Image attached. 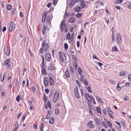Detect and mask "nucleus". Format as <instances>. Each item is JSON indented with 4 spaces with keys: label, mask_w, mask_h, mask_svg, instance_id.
I'll return each instance as SVG.
<instances>
[{
    "label": "nucleus",
    "mask_w": 131,
    "mask_h": 131,
    "mask_svg": "<svg viewBox=\"0 0 131 131\" xmlns=\"http://www.w3.org/2000/svg\"><path fill=\"white\" fill-rule=\"evenodd\" d=\"M66 21V20L63 19L60 24V30L61 32H63L65 28L68 27L66 26V24L65 23Z\"/></svg>",
    "instance_id": "1"
},
{
    "label": "nucleus",
    "mask_w": 131,
    "mask_h": 131,
    "mask_svg": "<svg viewBox=\"0 0 131 131\" xmlns=\"http://www.w3.org/2000/svg\"><path fill=\"white\" fill-rule=\"evenodd\" d=\"M49 48V45L48 44L46 43L45 45L42 44L41 47L40 48L39 52L41 53H42L43 52V49L44 51L45 52H46L48 50Z\"/></svg>",
    "instance_id": "2"
},
{
    "label": "nucleus",
    "mask_w": 131,
    "mask_h": 131,
    "mask_svg": "<svg viewBox=\"0 0 131 131\" xmlns=\"http://www.w3.org/2000/svg\"><path fill=\"white\" fill-rule=\"evenodd\" d=\"M116 39L117 43L118 45L121 44L122 42V37L121 34L120 33H118L116 34Z\"/></svg>",
    "instance_id": "3"
},
{
    "label": "nucleus",
    "mask_w": 131,
    "mask_h": 131,
    "mask_svg": "<svg viewBox=\"0 0 131 131\" xmlns=\"http://www.w3.org/2000/svg\"><path fill=\"white\" fill-rule=\"evenodd\" d=\"M48 69L51 72L53 73L55 72L54 67L53 64L52 63H50L49 65L48 66Z\"/></svg>",
    "instance_id": "4"
},
{
    "label": "nucleus",
    "mask_w": 131,
    "mask_h": 131,
    "mask_svg": "<svg viewBox=\"0 0 131 131\" xmlns=\"http://www.w3.org/2000/svg\"><path fill=\"white\" fill-rule=\"evenodd\" d=\"M59 97V94L57 91L55 92L53 99V102L54 103L56 102L58 100Z\"/></svg>",
    "instance_id": "5"
},
{
    "label": "nucleus",
    "mask_w": 131,
    "mask_h": 131,
    "mask_svg": "<svg viewBox=\"0 0 131 131\" xmlns=\"http://www.w3.org/2000/svg\"><path fill=\"white\" fill-rule=\"evenodd\" d=\"M15 25L13 22H11L9 25V31L10 32H12L14 29Z\"/></svg>",
    "instance_id": "6"
},
{
    "label": "nucleus",
    "mask_w": 131,
    "mask_h": 131,
    "mask_svg": "<svg viewBox=\"0 0 131 131\" xmlns=\"http://www.w3.org/2000/svg\"><path fill=\"white\" fill-rule=\"evenodd\" d=\"M63 77L65 79L70 77V74L68 69L65 71Z\"/></svg>",
    "instance_id": "7"
},
{
    "label": "nucleus",
    "mask_w": 131,
    "mask_h": 131,
    "mask_svg": "<svg viewBox=\"0 0 131 131\" xmlns=\"http://www.w3.org/2000/svg\"><path fill=\"white\" fill-rule=\"evenodd\" d=\"M49 81L48 78H45L43 80V83L44 86L46 87H47L49 85Z\"/></svg>",
    "instance_id": "8"
},
{
    "label": "nucleus",
    "mask_w": 131,
    "mask_h": 131,
    "mask_svg": "<svg viewBox=\"0 0 131 131\" xmlns=\"http://www.w3.org/2000/svg\"><path fill=\"white\" fill-rule=\"evenodd\" d=\"M45 57L46 60L48 61H50L51 58V54L49 53H46L45 56Z\"/></svg>",
    "instance_id": "9"
},
{
    "label": "nucleus",
    "mask_w": 131,
    "mask_h": 131,
    "mask_svg": "<svg viewBox=\"0 0 131 131\" xmlns=\"http://www.w3.org/2000/svg\"><path fill=\"white\" fill-rule=\"evenodd\" d=\"M74 93L76 97L77 98H79L80 96L78 92V89L77 87L75 89Z\"/></svg>",
    "instance_id": "10"
},
{
    "label": "nucleus",
    "mask_w": 131,
    "mask_h": 131,
    "mask_svg": "<svg viewBox=\"0 0 131 131\" xmlns=\"http://www.w3.org/2000/svg\"><path fill=\"white\" fill-rule=\"evenodd\" d=\"M87 125L89 128L91 129L95 127L92 121L89 122L88 123Z\"/></svg>",
    "instance_id": "11"
},
{
    "label": "nucleus",
    "mask_w": 131,
    "mask_h": 131,
    "mask_svg": "<svg viewBox=\"0 0 131 131\" xmlns=\"http://www.w3.org/2000/svg\"><path fill=\"white\" fill-rule=\"evenodd\" d=\"M4 51L7 56H9L10 53V51L7 48V47H5L4 49Z\"/></svg>",
    "instance_id": "12"
},
{
    "label": "nucleus",
    "mask_w": 131,
    "mask_h": 131,
    "mask_svg": "<svg viewBox=\"0 0 131 131\" xmlns=\"http://www.w3.org/2000/svg\"><path fill=\"white\" fill-rule=\"evenodd\" d=\"M47 13L46 12L44 13L42 16V20L43 23H44L45 20Z\"/></svg>",
    "instance_id": "13"
},
{
    "label": "nucleus",
    "mask_w": 131,
    "mask_h": 131,
    "mask_svg": "<svg viewBox=\"0 0 131 131\" xmlns=\"http://www.w3.org/2000/svg\"><path fill=\"white\" fill-rule=\"evenodd\" d=\"M60 59L62 62H64V59L63 58L62 53L61 52H60L59 53Z\"/></svg>",
    "instance_id": "14"
},
{
    "label": "nucleus",
    "mask_w": 131,
    "mask_h": 131,
    "mask_svg": "<svg viewBox=\"0 0 131 131\" xmlns=\"http://www.w3.org/2000/svg\"><path fill=\"white\" fill-rule=\"evenodd\" d=\"M50 83L51 85H53L54 83V80L52 77H49Z\"/></svg>",
    "instance_id": "15"
},
{
    "label": "nucleus",
    "mask_w": 131,
    "mask_h": 131,
    "mask_svg": "<svg viewBox=\"0 0 131 131\" xmlns=\"http://www.w3.org/2000/svg\"><path fill=\"white\" fill-rule=\"evenodd\" d=\"M10 59H8L6 60L4 62L3 65L4 66H6L10 62Z\"/></svg>",
    "instance_id": "16"
},
{
    "label": "nucleus",
    "mask_w": 131,
    "mask_h": 131,
    "mask_svg": "<svg viewBox=\"0 0 131 131\" xmlns=\"http://www.w3.org/2000/svg\"><path fill=\"white\" fill-rule=\"evenodd\" d=\"M42 61L41 65V68H44V57L43 56H42Z\"/></svg>",
    "instance_id": "17"
},
{
    "label": "nucleus",
    "mask_w": 131,
    "mask_h": 131,
    "mask_svg": "<svg viewBox=\"0 0 131 131\" xmlns=\"http://www.w3.org/2000/svg\"><path fill=\"white\" fill-rule=\"evenodd\" d=\"M95 122L97 125H99L101 123L100 119L98 118H96L95 119Z\"/></svg>",
    "instance_id": "18"
},
{
    "label": "nucleus",
    "mask_w": 131,
    "mask_h": 131,
    "mask_svg": "<svg viewBox=\"0 0 131 131\" xmlns=\"http://www.w3.org/2000/svg\"><path fill=\"white\" fill-rule=\"evenodd\" d=\"M75 20V18L73 17H72L70 18L69 19V22L71 23H73Z\"/></svg>",
    "instance_id": "19"
},
{
    "label": "nucleus",
    "mask_w": 131,
    "mask_h": 131,
    "mask_svg": "<svg viewBox=\"0 0 131 131\" xmlns=\"http://www.w3.org/2000/svg\"><path fill=\"white\" fill-rule=\"evenodd\" d=\"M49 123L51 124H53L54 122V118L53 117H51L49 119Z\"/></svg>",
    "instance_id": "20"
},
{
    "label": "nucleus",
    "mask_w": 131,
    "mask_h": 131,
    "mask_svg": "<svg viewBox=\"0 0 131 131\" xmlns=\"http://www.w3.org/2000/svg\"><path fill=\"white\" fill-rule=\"evenodd\" d=\"M127 73V72L126 71H121L120 72V73L119 74L120 76H123L126 74Z\"/></svg>",
    "instance_id": "21"
},
{
    "label": "nucleus",
    "mask_w": 131,
    "mask_h": 131,
    "mask_svg": "<svg viewBox=\"0 0 131 131\" xmlns=\"http://www.w3.org/2000/svg\"><path fill=\"white\" fill-rule=\"evenodd\" d=\"M75 2V0H72L70 3V6L71 7H72L74 5V3Z\"/></svg>",
    "instance_id": "22"
},
{
    "label": "nucleus",
    "mask_w": 131,
    "mask_h": 131,
    "mask_svg": "<svg viewBox=\"0 0 131 131\" xmlns=\"http://www.w3.org/2000/svg\"><path fill=\"white\" fill-rule=\"evenodd\" d=\"M81 9V7L79 6H78L77 7L75 8L74 9V10L77 12H79L80 11Z\"/></svg>",
    "instance_id": "23"
},
{
    "label": "nucleus",
    "mask_w": 131,
    "mask_h": 131,
    "mask_svg": "<svg viewBox=\"0 0 131 131\" xmlns=\"http://www.w3.org/2000/svg\"><path fill=\"white\" fill-rule=\"evenodd\" d=\"M46 27L45 25H44L43 26V27L42 29V34L43 35H44L45 33V30Z\"/></svg>",
    "instance_id": "24"
},
{
    "label": "nucleus",
    "mask_w": 131,
    "mask_h": 131,
    "mask_svg": "<svg viewBox=\"0 0 131 131\" xmlns=\"http://www.w3.org/2000/svg\"><path fill=\"white\" fill-rule=\"evenodd\" d=\"M74 35V33H72L71 34V37L70 38V40H69V41H70V42H72L73 40V36Z\"/></svg>",
    "instance_id": "25"
},
{
    "label": "nucleus",
    "mask_w": 131,
    "mask_h": 131,
    "mask_svg": "<svg viewBox=\"0 0 131 131\" xmlns=\"http://www.w3.org/2000/svg\"><path fill=\"white\" fill-rule=\"evenodd\" d=\"M42 74L45 75L46 74V69L45 68H42Z\"/></svg>",
    "instance_id": "26"
},
{
    "label": "nucleus",
    "mask_w": 131,
    "mask_h": 131,
    "mask_svg": "<svg viewBox=\"0 0 131 131\" xmlns=\"http://www.w3.org/2000/svg\"><path fill=\"white\" fill-rule=\"evenodd\" d=\"M82 16V14L80 13H77L76 15L77 17L78 18H80V17H81Z\"/></svg>",
    "instance_id": "27"
},
{
    "label": "nucleus",
    "mask_w": 131,
    "mask_h": 131,
    "mask_svg": "<svg viewBox=\"0 0 131 131\" xmlns=\"http://www.w3.org/2000/svg\"><path fill=\"white\" fill-rule=\"evenodd\" d=\"M78 71L79 74L80 75H81L82 71L80 67H79V68L78 69Z\"/></svg>",
    "instance_id": "28"
},
{
    "label": "nucleus",
    "mask_w": 131,
    "mask_h": 131,
    "mask_svg": "<svg viewBox=\"0 0 131 131\" xmlns=\"http://www.w3.org/2000/svg\"><path fill=\"white\" fill-rule=\"evenodd\" d=\"M112 50L114 51H117L118 50L116 46H114L112 47Z\"/></svg>",
    "instance_id": "29"
},
{
    "label": "nucleus",
    "mask_w": 131,
    "mask_h": 131,
    "mask_svg": "<svg viewBox=\"0 0 131 131\" xmlns=\"http://www.w3.org/2000/svg\"><path fill=\"white\" fill-rule=\"evenodd\" d=\"M107 123L109 127L111 128L112 127V125L111 122L110 121H108L107 122Z\"/></svg>",
    "instance_id": "30"
},
{
    "label": "nucleus",
    "mask_w": 131,
    "mask_h": 131,
    "mask_svg": "<svg viewBox=\"0 0 131 131\" xmlns=\"http://www.w3.org/2000/svg\"><path fill=\"white\" fill-rule=\"evenodd\" d=\"M102 123L103 126L105 128H108V127L107 125L106 124V123L104 121L102 122Z\"/></svg>",
    "instance_id": "31"
},
{
    "label": "nucleus",
    "mask_w": 131,
    "mask_h": 131,
    "mask_svg": "<svg viewBox=\"0 0 131 131\" xmlns=\"http://www.w3.org/2000/svg\"><path fill=\"white\" fill-rule=\"evenodd\" d=\"M47 107H49L50 109H51V106L50 104V102L48 101L47 104Z\"/></svg>",
    "instance_id": "32"
},
{
    "label": "nucleus",
    "mask_w": 131,
    "mask_h": 131,
    "mask_svg": "<svg viewBox=\"0 0 131 131\" xmlns=\"http://www.w3.org/2000/svg\"><path fill=\"white\" fill-rule=\"evenodd\" d=\"M85 96L86 99H88V98H90V96L88 93H85Z\"/></svg>",
    "instance_id": "33"
},
{
    "label": "nucleus",
    "mask_w": 131,
    "mask_h": 131,
    "mask_svg": "<svg viewBox=\"0 0 131 131\" xmlns=\"http://www.w3.org/2000/svg\"><path fill=\"white\" fill-rule=\"evenodd\" d=\"M81 5L82 8H84L85 6V4L84 2H81Z\"/></svg>",
    "instance_id": "34"
},
{
    "label": "nucleus",
    "mask_w": 131,
    "mask_h": 131,
    "mask_svg": "<svg viewBox=\"0 0 131 131\" xmlns=\"http://www.w3.org/2000/svg\"><path fill=\"white\" fill-rule=\"evenodd\" d=\"M70 71L72 73L74 72V70L73 67L72 66H70Z\"/></svg>",
    "instance_id": "35"
},
{
    "label": "nucleus",
    "mask_w": 131,
    "mask_h": 131,
    "mask_svg": "<svg viewBox=\"0 0 131 131\" xmlns=\"http://www.w3.org/2000/svg\"><path fill=\"white\" fill-rule=\"evenodd\" d=\"M12 8V6L8 4L7 5V9L8 10H10Z\"/></svg>",
    "instance_id": "36"
},
{
    "label": "nucleus",
    "mask_w": 131,
    "mask_h": 131,
    "mask_svg": "<svg viewBox=\"0 0 131 131\" xmlns=\"http://www.w3.org/2000/svg\"><path fill=\"white\" fill-rule=\"evenodd\" d=\"M105 109L106 110H107V112L108 113H109L110 112H111L112 113H113L111 111V109H110L109 107H107Z\"/></svg>",
    "instance_id": "37"
},
{
    "label": "nucleus",
    "mask_w": 131,
    "mask_h": 131,
    "mask_svg": "<svg viewBox=\"0 0 131 131\" xmlns=\"http://www.w3.org/2000/svg\"><path fill=\"white\" fill-rule=\"evenodd\" d=\"M46 24L47 25H49L50 23V19H49L48 18H47L46 19Z\"/></svg>",
    "instance_id": "38"
},
{
    "label": "nucleus",
    "mask_w": 131,
    "mask_h": 131,
    "mask_svg": "<svg viewBox=\"0 0 131 131\" xmlns=\"http://www.w3.org/2000/svg\"><path fill=\"white\" fill-rule=\"evenodd\" d=\"M83 81L86 85H88V83L86 80L85 79H83Z\"/></svg>",
    "instance_id": "39"
},
{
    "label": "nucleus",
    "mask_w": 131,
    "mask_h": 131,
    "mask_svg": "<svg viewBox=\"0 0 131 131\" xmlns=\"http://www.w3.org/2000/svg\"><path fill=\"white\" fill-rule=\"evenodd\" d=\"M96 110L97 111V112L98 113H101V110L100 107H97L96 108Z\"/></svg>",
    "instance_id": "40"
},
{
    "label": "nucleus",
    "mask_w": 131,
    "mask_h": 131,
    "mask_svg": "<svg viewBox=\"0 0 131 131\" xmlns=\"http://www.w3.org/2000/svg\"><path fill=\"white\" fill-rule=\"evenodd\" d=\"M55 113L56 115H58L59 113V110L58 108H57L55 109Z\"/></svg>",
    "instance_id": "41"
},
{
    "label": "nucleus",
    "mask_w": 131,
    "mask_h": 131,
    "mask_svg": "<svg viewBox=\"0 0 131 131\" xmlns=\"http://www.w3.org/2000/svg\"><path fill=\"white\" fill-rule=\"evenodd\" d=\"M74 67L75 70H77L78 68V66L76 63H74Z\"/></svg>",
    "instance_id": "42"
},
{
    "label": "nucleus",
    "mask_w": 131,
    "mask_h": 131,
    "mask_svg": "<svg viewBox=\"0 0 131 131\" xmlns=\"http://www.w3.org/2000/svg\"><path fill=\"white\" fill-rule=\"evenodd\" d=\"M44 101L45 102H46L47 101V97L45 95V94L44 95V97H43Z\"/></svg>",
    "instance_id": "43"
},
{
    "label": "nucleus",
    "mask_w": 131,
    "mask_h": 131,
    "mask_svg": "<svg viewBox=\"0 0 131 131\" xmlns=\"http://www.w3.org/2000/svg\"><path fill=\"white\" fill-rule=\"evenodd\" d=\"M16 99L17 102H19L20 100V96L19 95H18L16 97Z\"/></svg>",
    "instance_id": "44"
},
{
    "label": "nucleus",
    "mask_w": 131,
    "mask_h": 131,
    "mask_svg": "<svg viewBox=\"0 0 131 131\" xmlns=\"http://www.w3.org/2000/svg\"><path fill=\"white\" fill-rule=\"evenodd\" d=\"M89 111L90 114L92 116H93V113L92 111V110L91 108H90L89 109Z\"/></svg>",
    "instance_id": "45"
},
{
    "label": "nucleus",
    "mask_w": 131,
    "mask_h": 131,
    "mask_svg": "<svg viewBox=\"0 0 131 131\" xmlns=\"http://www.w3.org/2000/svg\"><path fill=\"white\" fill-rule=\"evenodd\" d=\"M58 1V0H53V4L54 5H56Z\"/></svg>",
    "instance_id": "46"
},
{
    "label": "nucleus",
    "mask_w": 131,
    "mask_h": 131,
    "mask_svg": "<svg viewBox=\"0 0 131 131\" xmlns=\"http://www.w3.org/2000/svg\"><path fill=\"white\" fill-rule=\"evenodd\" d=\"M64 46L65 49H68V45L67 43H64Z\"/></svg>",
    "instance_id": "47"
},
{
    "label": "nucleus",
    "mask_w": 131,
    "mask_h": 131,
    "mask_svg": "<svg viewBox=\"0 0 131 131\" xmlns=\"http://www.w3.org/2000/svg\"><path fill=\"white\" fill-rule=\"evenodd\" d=\"M109 81L110 83L113 84H114L115 83V81L113 80L110 79L109 80Z\"/></svg>",
    "instance_id": "48"
},
{
    "label": "nucleus",
    "mask_w": 131,
    "mask_h": 131,
    "mask_svg": "<svg viewBox=\"0 0 131 131\" xmlns=\"http://www.w3.org/2000/svg\"><path fill=\"white\" fill-rule=\"evenodd\" d=\"M115 122L118 125H119V127L120 128H121V126L120 124V123L117 121H115Z\"/></svg>",
    "instance_id": "49"
},
{
    "label": "nucleus",
    "mask_w": 131,
    "mask_h": 131,
    "mask_svg": "<svg viewBox=\"0 0 131 131\" xmlns=\"http://www.w3.org/2000/svg\"><path fill=\"white\" fill-rule=\"evenodd\" d=\"M128 79L129 81H131V74L128 75Z\"/></svg>",
    "instance_id": "50"
},
{
    "label": "nucleus",
    "mask_w": 131,
    "mask_h": 131,
    "mask_svg": "<svg viewBox=\"0 0 131 131\" xmlns=\"http://www.w3.org/2000/svg\"><path fill=\"white\" fill-rule=\"evenodd\" d=\"M88 90L89 92L91 93L92 91L91 89V87L90 86H88Z\"/></svg>",
    "instance_id": "51"
},
{
    "label": "nucleus",
    "mask_w": 131,
    "mask_h": 131,
    "mask_svg": "<svg viewBox=\"0 0 131 131\" xmlns=\"http://www.w3.org/2000/svg\"><path fill=\"white\" fill-rule=\"evenodd\" d=\"M70 34L69 33H68L67 36V39H69L70 38Z\"/></svg>",
    "instance_id": "52"
},
{
    "label": "nucleus",
    "mask_w": 131,
    "mask_h": 131,
    "mask_svg": "<svg viewBox=\"0 0 131 131\" xmlns=\"http://www.w3.org/2000/svg\"><path fill=\"white\" fill-rule=\"evenodd\" d=\"M18 127V125L17 123H15V128H14L15 129H16Z\"/></svg>",
    "instance_id": "53"
},
{
    "label": "nucleus",
    "mask_w": 131,
    "mask_h": 131,
    "mask_svg": "<svg viewBox=\"0 0 131 131\" xmlns=\"http://www.w3.org/2000/svg\"><path fill=\"white\" fill-rule=\"evenodd\" d=\"M72 58L73 60H77V57L74 55H72Z\"/></svg>",
    "instance_id": "54"
},
{
    "label": "nucleus",
    "mask_w": 131,
    "mask_h": 131,
    "mask_svg": "<svg viewBox=\"0 0 131 131\" xmlns=\"http://www.w3.org/2000/svg\"><path fill=\"white\" fill-rule=\"evenodd\" d=\"M123 1L122 0H117L116 1V3H120L122 2Z\"/></svg>",
    "instance_id": "55"
},
{
    "label": "nucleus",
    "mask_w": 131,
    "mask_h": 131,
    "mask_svg": "<svg viewBox=\"0 0 131 131\" xmlns=\"http://www.w3.org/2000/svg\"><path fill=\"white\" fill-rule=\"evenodd\" d=\"M26 82V81L25 80H24L22 83V85L23 87H24V85L25 84Z\"/></svg>",
    "instance_id": "56"
},
{
    "label": "nucleus",
    "mask_w": 131,
    "mask_h": 131,
    "mask_svg": "<svg viewBox=\"0 0 131 131\" xmlns=\"http://www.w3.org/2000/svg\"><path fill=\"white\" fill-rule=\"evenodd\" d=\"M5 77V74H3V75L2 77H3V79H1V81L2 82H3L4 79Z\"/></svg>",
    "instance_id": "57"
},
{
    "label": "nucleus",
    "mask_w": 131,
    "mask_h": 131,
    "mask_svg": "<svg viewBox=\"0 0 131 131\" xmlns=\"http://www.w3.org/2000/svg\"><path fill=\"white\" fill-rule=\"evenodd\" d=\"M32 91L33 92H35L36 90V88L35 87H33L32 88Z\"/></svg>",
    "instance_id": "58"
},
{
    "label": "nucleus",
    "mask_w": 131,
    "mask_h": 131,
    "mask_svg": "<svg viewBox=\"0 0 131 131\" xmlns=\"http://www.w3.org/2000/svg\"><path fill=\"white\" fill-rule=\"evenodd\" d=\"M45 91L46 93V94H48L49 93V91L48 89H45Z\"/></svg>",
    "instance_id": "59"
},
{
    "label": "nucleus",
    "mask_w": 131,
    "mask_h": 131,
    "mask_svg": "<svg viewBox=\"0 0 131 131\" xmlns=\"http://www.w3.org/2000/svg\"><path fill=\"white\" fill-rule=\"evenodd\" d=\"M27 71V69L25 67H24L23 68V71L24 72Z\"/></svg>",
    "instance_id": "60"
},
{
    "label": "nucleus",
    "mask_w": 131,
    "mask_h": 131,
    "mask_svg": "<svg viewBox=\"0 0 131 131\" xmlns=\"http://www.w3.org/2000/svg\"><path fill=\"white\" fill-rule=\"evenodd\" d=\"M51 5V3H49L47 4V6L48 8H49L50 7Z\"/></svg>",
    "instance_id": "61"
},
{
    "label": "nucleus",
    "mask_w": 131,
    "mask_h": 131,
    "mask_svg": "<svg viewBox=\"0 0 131 131\" xmlns=\"http://www.w3.org/2000/svg\"><path fill=\"white\" fill-rule=\"evenodd\" d=\"M34 127V128L35 129H36L37 128V126H36V124H34L33 125Z\"/></svg>",
    "instance_id": "62"
},
{
    "label": "nucleus",
    "mask_w": 131,
    "mask_h": 131,
    "mask_svg": "<svg viewBox=\"0 0 131 131\" xmlns=\"http://www.w3.org/2000/svg\"><path fill=\"white\" fill-rule=\"evenodd\" d=\"M68 27H66V28H65L64 30L65 31V32L66 33L68 32Z\"/></svg>",
    "instance_id": "63"
},
{
    "label": "nucleus",
    "mask_w": 131,
    "mask_h": 131,
    "mask_svg": "<svg viewBox=\"0 0 131 131\" xmlns=\"http://www.w3.org/2000/svg\"><path fill=\"white\" fill-rule=\"evenodd\" d=\"M130 85V83L129 82H127L125 84L128 87Z\"/></svg>",
    "instance_id": "64"
}]
</instances>
